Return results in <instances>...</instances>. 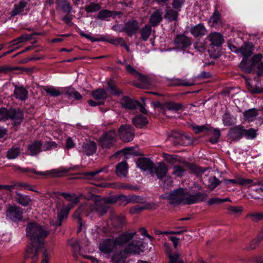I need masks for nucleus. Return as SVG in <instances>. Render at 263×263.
<instances>
[{
  "label": "nucleus",
  "instance_id": "obj_1",
  "mask_svg": "<svg viewBox=\"0 0 263 263\" xmlns=\"http://www.w3.org/2000/svg\"><path fill=\"white\" fill-rule=\"evenodd\" d=\"M26 233L30 243L27 246L25 259H30L31 263H37L39 250L44 247L45 239L49 235L50 230L46 226L30 222L26 226Z\"/></svg>",
  "mask_w": 263,
  "mask_h": 263
},
{
  "label": "nucleus",
  "instance_id": "obj_2",
  "mask_svg": "<svg viewBox=\"0 0 263 263\" xmlns=\"http://www.w3.org/2000/svg\"><path fill=\"white\" fill-rule=\"evenodd\" d=\"M207 197L208 195L205 193L199 192L191 195L183 189H179L171 192L167 196V199L171 204L178 205L182 203L190 205L204 201Z\"/></svg>",
  "mask_w": 263,
  "mask_h": 263
},
{
  "label": "nucleus",
  "instance_id": "obj_3",
  "mask_svg": "<svg viewBox=\"0 0 263 263\" xmlns=\"http://www.w3.org/2000/svg\"><path fill=\"white\" fill-rule=\"evenodd\" d=\"M117 142V134L115 129L109 130L104 132L99 138V145L105 149H109L114 147Z\"/></svg>",
  "mask_w": 263,
  "mask_h": 263
},
{
  "label": "nucleus",
  "instance_id": "obj_4",
  "mask_svg": "<svg viewBox=\"0 0 263 263\" xmlns=\"http://www.w3.org/2000/svg\"><path fill=\"white\" fill-rule=\"evenodd\" d=\"M118 135L123 142H130L135 137V129L131 125L123 124L118 129Z\"/></svg>",
  "mask_w": 263,
  "mask_h": 263
},
{
  "label": "nucleus",
  "instance_id": "obj_5",
  "mask_svg": "<svg viewBox=\"0 0 263 263\" xmlns=\"http://www.w3.org/2000/svg\"><path fill=\"white\" fill-rule=\"evenodd\" d=\"M174 44L176 49L184 50L191 46L192 39L184 33H179L174 37Z\"/></svg>",
  "mask_w": 263,
  "mask_h": 263
},
{
  "label": "nucleus",
  "instance_id": "obj_6",
  "mask_svg": "<svg viewBox=\"0 0 263 263\" xmlns=\"http://www.w3.org/2000/svg\"><path fill=\"white\" fill-rule=\"evenodd\" d=\"M16 170H19L24 173H33L38 175H47L48 174H52L54 177H62L63 174L69 172L68 169L60 168L59 169L52 170L50 173L37 172L34 169L30 168H21L20 166L16 167Z\"/></svg>",
  "mask_w": 263,
  "mask_h": 263
},
{
  "label": "nucleus",
  "instance_id": "obj_7",
  "mask_svg": "<svg viewBox=\"0 0 263 263\" xmlns=\"http://www.w3.org/2000/svg\"><path fill=\"white\" fill-rule=\"evenodd\" d=\"M136 233V231H127L119 234L114 238L117 247H123L125 245H127L135 237Z\"/></svg>",
  "mask_w": 263,
  "mask_h": 263
},
{
  "label": "nucleus",
  "instance_id": "obj_8",
  "mask_svg": "<svg viewBox=\"0 0 263 263\" xmlns=\"http://www.w3.org/2000/svg\"><path fill=\"white\" fill-rule=\"evenodd\" d=\"M143 241L138 240H133L124 248L126 253L128 254H139L144 251Z\"/></svg>",
  "mask_w": 263,
  "mask_h": 263
},
{
  "label": "nucleus",
  "instance_id": "obj_9",
  "mask_svg": "<svg viewBox=\"0 0 263 263\" xmlns=\"http://www.w3.org/2000/svg\"><path fill=\"white\" fill-rule=\"evenodd\" d=\"M116 198L109 196L101 199L96 203V208L98 212L106 213L111 209V204L116 203Z\"/></svg>",
  "mask_w": 263,
  "mask_h": 263
},
{
  "label": "nucleus",
  "instance_id": "obj_10",
  "mask_svg": "<svg viewBox=\"0 0 263 263\" xmlns=\"http://www.w3.org/2000/svg\"><path fill=\"white\" fill-rule=\"evenodd\" d=\"M24 119V112L20 109L10 108L9 120L12 121L13 126H17L21 124Z\"/></svg>",
  "mask_w": 263,
  "mask_h": 263
},
{
  "label": "nucleus",
  "instance_id": "obj_11",
  "mask_svg": "<svg viewBox=\"0 0 263 263\" xmlns=\"http://www.w3.org/2000/svg\"><path fill=\"white\" fill-rule=\"evenodd\" d=\"M206 40L210 42V48L214 50L215 48H218L221 47L224 42L223 36L216 32L210 33L207 36Z\"/></svg>",
  "mask_w": 263,
  "mask_h": 263
},
{
  "label": "nucleus",
  "instance_id": "obj_12",
  "mask_svg": "<svg viewBox=\"0 0 263 263\" xmlns=\"http://www.w3.org/2000/svg\"><path fill=\"white\" fill-rule=\"evenodd\" d=\"M168 172V166L164 162H160L157 165L154 164V167L150 173L152 176L155 175L159 180H162Z\"/></svg>",
  "mask_w": 263,
  "mask_h": 263
},
{
  "label": "nucleus",
  "instance_id": "obj_13",
  "mask_svg": "<svg viewBox=\"0 0 263 263\" xmlns=\"http://www.w3.org/2000/svg\"><path fill=\"white\" fill-rule=\"evenodd\" d=\"M245 128L241 125H236L230 128L228 136L233 141H238L243 137Z\"/></svg>",
  "mask_w": 263,
  "mask_h": 263
},
{
  "label": "nucleus",
  "instance_id": "obj_14",
  "mask_svg": "<svg viewBox=\"0 0 263 263\" xmlns=\"http://www.w3.org/2000/svg\"><path fill=\"white\" fill-rule=\"evenodd\" d=\"M117 248L114 239H106L99 245L100 250L105 254L110 253Z\"/></svg>",
  "mask_w": 263,
  "mask_h": 263
},
{
  "label": "nucleus",
  "instance_id": "obj_15",
  "mask_svg": "<svg viewBox=\"0 0 263 263\" xmlns=\"http://www.w3.org/2000/svg\"><path fill=\"white\" fill-rule=\"evenodd\" d=\"M136 164L141 170L143 171H147L150 173H152V170L154 167V163L149 158L140 157L138 159L136 162Z\"/></svg>",
  "mask_w": 263,
  "mask_h": 263
},
{
  "label": "nucleus",
  "instance_id": "obj_16",
  "mask_svg": "<svg viewBox=\"0 0 263 263\" xmlns=\"http://www.w3.org/2000/svg\"><path fill=\"white\" fill-rule=\"evenodd\" d=\"M139 29V23L137 21L132 20L128 21L125 24L123 30L129 36L135 34Z\"/></svg>",
  "mask_w": 263,
  "mask_h": 263
},
{
  "label": "nucleus",
  "instance_id": "obj_17",
  "mask_svg": "<svg viewBox=\"0 0 263 263\" xmlns=\"http://www.w3.org/2000/svg\"><path fill=\"white\" fill-rule=\"evenodd\" d=\"M97 151V145L92 141H87L83 144L81 152L87 156L93 155Z\"/></svg>",
  "mask_w": 263,
  "mask_h": 263
},
{
  "label": "nucleus",
  "instance_id": "obj_18",
  "mask_svg": "<svg viewBox=\"0 0 263 263\" xmlns=\"http://www.w3.org/2000/svg\"><path fill=\"white\" fill-rule=\"evenodd\" d=\"M196 79L194 78L187 79H173L172 80V85L174 86H192L195 85Z\"/></svg>",
  "mask_w": 263,
  "mask_h": 263
},
{
  "label": "nucleus",
  "instance_id": "obj_19",
  "mask_svg": "<svg viewBox=\"0 0 263 263\" xmlns=\"http://www.w3.org/2000/svg\"><path fill=\"white\" fill-rule=\"evenodd\" d=\"M127 255L124 249H116L111 257V261L112 263H124Z\"/></svg>",
  "mask_w": 263,
  "mask_h": 263
},
{
  "label": "nucleus",
  "instance_id": "obj_20",
  "mask_svg": "<svg viewBox=\"0 0 263 263\" xmlns=\"http://www.w3.org/2000/svg\"><path fill=\"white\" fill-rule=\"evenodd\" d=\"M190 32L194 37H198L205 35L207 30L203 24L199 23L192 27L190 29Z\"/></svg>",
  "mask_w": 263,
  "mask_h": 263
},
{
  "label": "nucleus",
  "instance_id": "obj_21",
  "mask_svg": "<svg viewBox=\"0 0 263 263\" xmlns=\"http://www.w3.org/2000/svg\"><path fill=\"white\" fill-rule=\"evenodd\" d=\"M163 12L161 10L158 9L155 11L149 16V23L152 26H158L163 19Z\"/></svg>",
  "mask_w": 263,
  "mask_h": 263
},
{
  "label": "nucleus",
  "instance_id": "obj_22",
  "mask_svg": "<svg viewBox=\"0 0 263 263\" xmlns=\"http://www.w3.org/2000/svg\"><path fill=\"white\" fill-rule=\"evenodd\" d=\"M121 104L124 108L134 109L140 105V102L138 101L133 100L127 96H124L121 101Z\"/></svg>",
  "mask_w": 263,
  "mask_h": 263
},
{
  "label": "nucleus",
  "instance_id": "obj_23",
  "mask_svg": "<svg viewBox=\"0 0 263 263\" xmlns=\"http://www.w3.org/2000/svg\"><path fill=\"white\" fill-rule=\"evenodd\" d=\"M43 144L41 141H34L28 145L27 151L31 156L37 155L41 151Z\"/></svg>",
  "mask_w": 263,
  "mask_h": 263
},
{
  "label": "nucleus",
  "instance_id": "obj_24",
  "mask_svg": "<svg viewBox=\"0 0 263 263\" xmlns=\"http://www.w3.org/2000/svg\"><path fill=\"white\" fill-rule=\"evenodd\" d=\"M28 93L27 90L23 86H15L13 92V96L16 99L25 101L28 98Z\"/></svg>",
  "mask_w": 263,
  "mask_h": 263
},
{
  "label": "nucleus",
  "instance_id": "obj_25",
  "mask_svg": "<svg viewBox=\"0 0 263 263\" xmlns=\"http://www.w3.org/2000/svg\"><path fill=\"white\" fill-rule=\"evenodd\" d=\"M253 48L254 47L252 43H245L239 48V52L244 57L243 59H247L252 54Z\"/></svg>",
  "mask_w": 263,
  "mask_h": 263
},
{
  "label": "nucleus",
  "instance_id": "obj_26",
  "mask_svg": "<svg viewBox=\"0 0 263 263\" xmlns=\"http://www.w3.org/2000/svg\"><path fill=\"white\" fill-rule=\"evenodd\" d=\"M112 226L116 228H122L125 224V218L123 215H114L111 218Z\"/></svg>",
  "mask_w": 263,
  "mask_h": 263
},
{
  "label": "nucleus",
  "instance_id": "obj_27",
  "mask_svg": "<svg viewBox=\"0 0 263 263\" xmlns=\"http://www.w3.org/2000/svg\"><path fill=\"white\" fill-rule=\"evenodd\" d=\"M222 16L220 13L218 11L217 7H215V10L212 15L209 18V23H212V26H214L222 23Z\"/></svg>",
  "mask_w": 263,
  "mask_h": 263
},
{
  "label": "nucleus",
  "instance_id": "obj_28",
  "mask_svg": "<svg viewBox=\"0 0 263 263\" xmlns=\"http://www.w3.org/2000/svg\"><path fill=\"white\" fill-rule=\"evenodd\" d=\"M244 119L248 122L254 121L255 118L258 115V110L256 108H251L245 110L243 112Z\"/></svg>",
  "mask_w": 263,
  "mask_h": 263
},
{
  "label": "nucleus",
  "instance_id": "obj_29",
  "mask_svg": "<svg viewBox=\"0 0 263 263\" xmlns=\"http://www.w3.org/2000/svg\"><path fill=\"white\" fill-rule=\"evenodd\" d=\"M132 123L136 127L141 128L148 123V120L146 117L140 115L133 118Z\"/></svg>",
  "mask_w": 263,
  "mask_h": 263
},
{
  "label": "nucleus",
  "instance_id": "obj_30",
  "mask_svg": "<svg viewBox=\"0 0 263 263\" xmlns=\"http://www.w3.org/2000/svg\"><path fill=\"white\" fill-rule=\"evenodd\" d=\"M91 95L94 99L100 102H103L107 98V92L103 88H98L92 91Z\"/></svg>",
  "mask_w": 263,
  "mask_h": 263
},
{
  "label": "nucleus",
  "instance_id": "obj_31",
  "mask_svg": "<svg viewBox=\"0 0 263 263\" xmlns=\"http://www.w3.org/2000/svg\"><path fill=\"white\" fill-rule=\"evenodd\" d=\"M16 195L17 202L24 206H28L32 202L31 199L28 195H23L18 192H16Z\"/></svg>",
  "mask_w": 263,
  "mask_h": 263
},
{
  "label": "nucleus",
  "instance_id": "obj_32",
  "mask_svg": "<svg viewBox=\"0 0 263 263\" xmlns=\"http://www.w3.org/2000/svg\"><path fill=\"white\" fill-rule=\"evenodd\" d=\"M183 163L190 170L192 173L198 176L202 175L206 170V168H203L194 163H190L187 162H184Z\"/></svg>",
  "mask_w": 263,
  "mask_h": 263
},
{
  "label": "nucleus",
  "instance_id": "obj_33",
  "mask_svg": "<svg viewBox=\"0 0 263 263\" xmlns=\"http://www.w3.org/2000/svg\"><path fill=\"white\" fill-rule=\"evenodd\" d=\"M179 11H180L174 8H167L166 10L164 17L171 22L176 21L178 18Z\"/></svg>",
  "mask_w": 263,
  "mask_h": 263
},
{
  "label": "nucleus",
  "instance_id": "obj_34",
  "mask_svg": "<svg viewBox=\"0 0 263 263\" xmlns=\"http://www.w3.org/2000/svg\"><path fill=\"white\" fill-rule=\"evenodd\" d=\"M116 174L118 176H126L127 173V164L126 161H122L116 166Z\"/></svg>",
  "mask_w": 263,
  "mask_h": 263
},
{
  "label": "nucleus",
  "instance_id": "obj_35",
  "mask_svg": "<svg viewBox=\"0 0 263 263\" xmlns=\"http://www.w3.org/2000/svg\"><path fill=\"white\" fill-rule=\"evenodd\" d=\"M182 136V134L173 131L171 132V134L168 135L167 140L173 142L175 145H180Z\"/></svg>",
  "mask_w": 263,
  "mask_h": 263
},
{
  "label": "nucleus",
  "instance_id": "obj_36",
  "mask_svg": "<svg viewBox=\"0 0 263 263\" xmlns=\"http://www.w3.org/2000/svg\"><path fill=\"white\" fill-rule=\"evenodd\" d=\"M26 6L27 3L25 1H21L18 4L15 5L11 12V16H16L22 12Z\"/></svg>",
  "mask_w": 263,
  "mask_h": 263
},
{
  "label": "nucleus",
  "instance_id": "obj_37",
  "mask_svg": "<svg viewBox=\"0 0 263 263\" xmlns=\"http://www.w3.org/2000/svg\"><path fill=\"white\" fill-rule=\"evenodd\" d=\"M32 34H28L26 33H23L18 37H17L12 41L10 43L11 44L12 46L17 45L20 43L26 42L31 39Z\"/></svg>",
  "mask_w": 263,
  "mask_h": 263
},
{
  "label": "nucleus",
  "instance_id": "obj_38",
  "mask_svg": "<svg viewBox=\"0 0 263 263\" xmlns=\"http://www.w3.org/2000/svg\"><path fill=\"white\" fill-rule=\"evenodd\" d=\"M152 32V27L150 25H145L140 30L141 39L146 41L150 36Z\"/></svg>",
  "mask_w": 263,
  "mask_h": 263
},
{
  "label": "nucleus",
  "instance_id": "obj_39",
  "mask_svg": "<svg viewBox=\"0 0 263 263\" xmlns=\"http://www.w3.org/2000/svg\"><path fill=\"white\" fill-rule=\"evenodd\" d=\"M21 154L20 148L18 146H13L7 152L6 157L8 159L16 158Z\"/></svg>",
  "mask_w": 263,
  "mask_h": 263
},
{
  "label": "nucleus",
  "instance_id": "obj_40",
  "mask_svg": "<svg viewBox=\"0 0 263 263\" xmlns=\"http://www.w3.org/2000/svg\"><path fill=\"white\" fill-rule=\"evenodd\" d=\"M43 89L47 94L52 97H57L63 94L61 91L53 86H45Z\"/></svg>",
  "mask_w": 263,
  "mask_h": 263
},
{
  "label": "nucleus",
  "instance_id": "obj_41",
  "mask_svg": "<svg viewBox=\"0 0 263 263\" xmlns=\"http://www.w3.org/2000/svg\"><path fill=\"white\" fill-rule=\"evenodd\" d=\"M68 245L71 248L73 252V255L76 256L77 254L79 253L81 251L79 240L76 239H71L68 240Z\"/></svg>",
  "mask_w": 263,
  "mask_h": 263
},
{
  "label": "nucleus",
  "instance_id": "obj_42",
  "mask_svg": "<svg viewBox=\"0 0 263 263\" xmlns=\"http://www.w3.org/2000/svg\"><path fill=\"white\" fill-rule=\"evenodd\" d=\"M74 207L72 206V204L64 203H59L57 205L58 210V214H68L70 210L73 209Z\"/></svg>",
  "mask_w": 263,
  "mask_h": 263
},
{
  "label": "nucleus",
  "instance_id": "obj_43",
  "mask_svg": "<svg viewBox=\"0 0 263 263\" xmlns=\"http://www.w3.org/2000/svg\"><path fill=\"white\" fill-rule=\"evenodd\" d=\"M107 86L108 89L111 95L119 97L123 93L122 90L118 89L112 81L108 82L107 83Z\"/></svg>",
  "mask_w": 263,
  "mask_h": 263
},
{
  "label": "nucleus",
  "instance_id": "obj_44",
  "mask_svg": "<svg viewBox=\"0 0 263 263\" xmlns=\"http://www.w3.org/2000/svg\"><path fill=\"white\" fill-rule=\"evenodd\" d=\"M150 205H140L137 204L132 206L129 209L130 214H138L143 212L145 210L149 209Z\"/></svg>",
  "mask_w": 263,
  "mask_h": 263
},
{
  "label": "nucleus",
  "instance_id": "obj_45",
  "mask_svg": "<svg viewBox=\"0 0 263 263\" xmlns=\"http://www.w3.org/2000/svg\"><path fill=\"white\" fill-rule=\"evenodd\" d=\"M239 67L243 71L247 73H251L253 69L252 65L248 62L247 59H243L240 63Z\"/></svg>",
  "mask_w": 263,
  "mask_h": 263
},
{
  "label": "nucleus",
  "instance_id": "obj_46",
  "mask_svg": "<svg viewBox=\"0 0 263 263\" xmlns=\"http://www.w3.org/2000/svg\"><path fill=\"white\" fill-rule=\"evenodd\" d=\"M57 3L61 6L63 12L69 13L71 11L72 7L67 0H57Z\"/></svg>",
  "mask_w": 263,
  "mask_h": 263
},
{
  "label": "nucleus",
  "instance_id": "obj_47",
  "mask_svg": "<svg viewBox=\"0 0 263 263\" xmlns=\"http://www.w3.org/2000/svg\"><path fill=\"white\" fill-rule=\"evenodd\" d=\"M116 12L115 11H109L108 10H102L99 12L97 18L100 20H105L106 18L111 16H116Z\"/></svg>",
  "mask_w": 263,
  "mask_h": 263
},
{
  "label": "nucleus",
  "instance_id": "obj_48",
  "mask_svg": "<svg viewBox=\"0 0 263 263\" xmlns=\"http://www.w3.org/2000/svg\"><path fill=\"white\" fill-rule=\"evenodd\" d=\"M183 106L180 103H176L173 101L166 102L165 104V108L169 110H174L176 111L181 110Z\"/></svg>",
  "mask_w": 263,
  "mask_h": 263
},
{
  "label": "nucleus",
  "instance_id": "obj_49",
  "mask_svg": "<svg viewBox=\"0 0 263 263\" xmlns=\"http://www.w3.org/2000/svg\"><path fill=\"white\" fill-rule=\"evenodd\" d=\"M261 184L260 181L254 180L250 179H246L244 178H239V184L243 185H248L249 186L254 185H259Z\"/></svg>",
  "mask_w": 263,
  "mask_h": 263
},
{
  "label": "nucleus",
  "instance_id": "obj_50",
  "mask_svg": "<svg viewBox=\"0 0 263 263\" xmlns=\"http://www.w3.org/2000/svg\"><path fill=\"white\" fill-rule=\"evenodd\" d=\"M101 8V6L98 3L92 2L85 6V9L87 12L90 13L98 11L100 10Z\"/></svg>",
  "mask_w": 263,
  "mask_h": 263
},
{
  "label": "nucleus",
  "instance_id": "obj_51",
  "mask_svg": "<svg viewBox=\"0 0 263 263\" xmlns=\"http://www.w3.org/2000/svg\"><path fill=\"white\" fill-rule=\"evenodd\" d=\"M192 127L196 134H199L205 131H211L212 129V127L208 125H203L201 126L192 125Z\"/></svg>",
  "mask_w": 263,
  "mask_h": 263
},
{
  "label": "nucleus",
  "instance_id": "obj_52",
  "mask_svg": "<svg viewBox=\"0 0 263 263\" xmlns=\"http://www.w3.org/2000/svg\"><path fill=\"white\" fill-rule=\"evenodd\" d=\"M23 210L21 208L15 205H8L7 206V214H22Z\"/></svg>",
  "mask_w": 263,
  "mask_h": 263
},
{
  "label": "nucleus",
  "instance_id": "obj_53",
  "mask_svg": "<svg viewBox=\"0 0 263 263\" xmlns=\"http://www.w3.org/2000/svg\"><path fill=\"white\" fill-rule=\"evenodd\" d=\"M219 181L215 176L210 177L208 180V188L212 191L214 190L220 183Z\"/></svg>",
  "mask_w": 263,
  "mask_h": 263
},
{
  "label": "nucleus",
  "instance_id": "obj_54",
  "mask_svg": "<svg viewBox=\"0 0 263 263\" xmlns=\"http://www.w3.org/2000/svg\"><path fill=\"white\" fill-rule=\"evenodd\" d=\"M10 113V108L6 107L0 108V121H7L9 120V116Z\"/></svg>",
  "mask_w": 263,
  "mask_h": 263
},
{
  "label": "nucleus",
  "instance_id": "obj_55",
  "mask_svg": "<svg viewBox=\"0 0 263 263\" xmlns=\"http://www.w3.org/2000/svg\"><path fill=\"white\" fill-rule=\"evenodd\" d=\"M229 201H230V199L229 198H220L218 197H213L210 198L208 201L207 204L209 205H211L213 204H219L222 202Z\"/></svg>",
  "mask_w": 263,
  "mask_h": 263
},
{
  "label": "nucleus",
  "instance_id": "obj_56",
  "mask_svg": "<svg viewBox=\"0 0 263 263\" xmlns=\"http://www.w3.org/2000/svg\"><path fill=\"white\" fill-rule=\"evenodd\" d=\"M213 132V136L210 138L209 141L212 143H216L220 137V132L218 129H214L212 127V130Z\"/></svg>",
  "mask_w": 263,
  "mask_h": 263
},
{
  "label": "nucleus",
  "instance_id": "obj_57",
  "mask_svg": "<svg viewBox=\"0 0 263 263\" xmlns=\"http://www.w3.org/2000/svg\"><path fill=\"white\" fill-rule=\"evenodd\" d=\"M186 170L183 167L180 165H174L173 166V172L172 174L178 177H182L185 173Z\"/></svg>",
  "mask_w": 263,
  "mask_h": 263
},
{
  "label": "nucleus",
  "instance_id": "obj_58",
  "mask_svg": "<svg viewBox=\"0 0 263 263\" xmlns=\"http://www.w3.org/2000/svg\"><path fill=\"white\" fill-rule=\"evenodd\" d=\"M169 263H184L182 259L179 258L180 254L176 253L173 255L168 253Z\"/></svg>",
  "mask_w": 263,
  "mask_h": 263
},
{
  "label": "nucleus",
  "instance_id": "obj_59",
  "mask_svg": "<svg viewBox=\"0 0 263 263\" xmlns=\"http://www.w3.org/2000/svg\"><path fill=\"white\" fill-rule=\"evenodd\" d=\"M243 136L246 137L247 139H253L256 136V130L253 128H250L248 130L245 129Z\"/></svg>",
  "mask_w": 263,
  "mask_h": 263
},
{
  "label": "nucleus",
  "instance_id": "obj_60",
  "mask_svg": "<svg viewBox=\"0 0 263 263\" xmlns=\"http://www.w3.org/2000/svg\"><path fill=\"white\" fill-rule=\"evenodd\" d=\"M143 200V198L139 196L135 195L128 196V203H142Z\"/></svg>",
  "mask_w": 263,
  "mask_h": 263
},
{
  "label": "nucleus",
  "instance_id": "obj_61",
  "mask_svg": "<svg viewBox=\"0 0 263 263\" xmlns=\"http://www.w3.org/2000/svg\"><path fill=\"white\" fill-rule=\"evenodd\" d=\"M186 0H173L172 6L173 8L181 11V8Z\"/></svg>",
  "mask_w": 263,
  "mask_h": 263
},
{
  "label": "nucleus",
  "instance_id": "obj_62",
  "mask_svg": "<svg viewBox=\"0 0 263 263\" xmlns=\"http://www.w3.org/2000/svg\"><path fill=\"white\" fill-rule=\"evenodd\" d=\"M222 121L225 126H229L233 124L230 115L228 113L224 114L223 116Z\"/></svg>",
  "mask_w": 263,
  "mask_h": 263
},
{
  "label": "nucleus",
  "instance_id": "obj_63",
  "mask_svg": "<svg viewBox=\"0 0 263 263\" xmlns=\"http://www.w3.org/2000/svg\"><path fill=\"white\" fill-rule=\"evenodd\" d=\"M180 145L187 146L191 144L192 143V138L182 134V138L181 139Z\"/></svg>",
  "mask_w": 263,
  "mask_h": 263
},
{
  "label": "nucleus",
  "instance_id": "obj_64",
  "mask_svg": "<svg viewBox=\"0 0 263 263\" xmlns=\"http://www.w3.org/2000/svg\"><path fill=\"white\" fill-rule=\"evenodd\" d=\"M57 144L54 141H47L44 145V151H49L57 147Z\"/></svg>",
  "mask_w": 263,
  "mask_h": 263
}]
</instances>
